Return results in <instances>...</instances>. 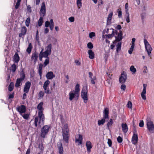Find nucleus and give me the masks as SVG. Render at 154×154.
<instances>
[{
    "label": "nucleus",
    "instance_id": "f257e3e1",
    "mask_svg": "<svg viewBox=\"0 0 154 154\" xmlns=\"http://www.w3.org/2000/svg\"><path fill=\"white\" fill-rule=\"evenodd\" d=\"M43 103H40L38 105L37 109H38V114L39 120L38 121V117H35V125L36 127L38 125L40 127L44 124V122L45 119L44 115L43 113L44 108L43 107Z\"/></svg>",
    "mask_w": 154,
    "mask_h": 154
},
{
    "label": "nucleus",
    "instance_id": "f03ea898",
    "mask_svg": "<svg viewBox=\"0 0 154 154\" xmlns=\"http://www.w3.org/2000/svg\"><path fill=\"white\" fill-rule=\"evenodd\" d=\"M73 91H74L73 92L71 91L69 93V99L70 101H72L74 99L76 101L78 99L80 94L79 84H77L76 85L75 88L74 92H73Z\"/></svg>",
    "mask_w": 154,
    "mask_h": 154
},
{
    "label": "nucleus",
    "instance_id": "7ed1b4c3",
    "mask_svg": "<svg viewBox=\"0 0 154 154\" xmlns=\"http://www.w3.org/2000/svg\"><path fill=\"white\" fill-rule=\"evenodd\" d=\"M144 43L145 45L146 50L147 52L148 55L150 57V54L151 53V52L152 50V48L147 40L145 38L144 39Z\"/></svg>",
    "mask_w": 154,
    "mask_h": 154
},
{
    "label": "nucleus",
    "instance_id": "20e7f679",
    "mask_svg": "<svg viewBox=\"0 0 154 154\" xmlns=\"http://www.w3.org/2000/svg\"><path fill=\"white\" fill-rule=\"evenodd\" d=\"M41 7L39 11V14L41 17H43L46 14V6L44 2H43L41 4Z\"/></svg>",
    "mask_w": 154,
    "mask_h": 154
},
{
    "label": "nucleus",
    "instance_id": "39448f33",
    "mask_svg": "<svg viewBox=\"0 0 154 154\" xmlns=\"http://www.w3.org/2000/svg\"><path fill=\"white\" fill-rule=\"evenodd\" d=\"M50 126L49 125H46L42 129L41 136L43 138L45 137V135L48 132Z\"/></svg>",
    "mask_w": 154,
    "mask_h": 154
},
{
    "label": "nucleus",
    "instance_id": "423d86ee",
    "mask_svg": "<svg viewBox=\"0 0 154 154\" xmlns=\"http://www.w3.org/2000/svg\"><path fill=\"white\" fill-rule=\"evenodd\" d=\"M50 83V81L48 80H47L45 81L44 84L43 88L45 90V92L47 94H49L51 92L49 89Z\"/></svg>",
    "mask_w": 154,
    "mask_h": 154
},
{
    "label": "nucleus",
    "instance_id": "0eeeda50",
    "mask_svg": "<svg viewBox=\"0 0 154 154\" xmlns=\"http://www.w3.org/2000/svg\"><path fill=\"white\" fill-rule=\"evenodd\" d=\"M146 125L147 128L151 133H154V125L152 122L147 121Z\"/></svg>",
    "mask_w": 154,
    "mask_h": 154
},
{
    "label": "nucleus",
    "instance_id": "6e6552de",
    "mask_svg": "<svg viewBox=\"0 0 154 154\" xmlns=\"http://www.w3.org/2000/svg\"><path fill=\"white\" fill-rule=\"evenodd\" d=\"M127 78V74L126 73L123 71L119 78V82L121 84L125 83Z\"/></svg>",
    "mask_w": 154,
    "mask_h": 154
},
{
    "label": "nucleus",
    "instance_id": "1a4fd4ad",
    "mask_svg": "<svg viewBox=\"0 0 154 154\" xmlns=\"http://www.w3.org/2000/svg\"><path fill=\"white\" fill-rule=\"evenodd\" d=\"M45 27L48 28L49 26L50 29L52 31L53 29L54 26V23L52 19H51L50 22L48 21H46L45 22Z\"/></svg>",
    "mask_w": 154,
    "mask_h": 154
},
{
    "label": "nucleus",
    "instance_id": "9d476101",
    "mask_svg": "<svg viewBox=\"0 0 154 154\" xmlns=\"http://www.w3.org/2000/svg\"><path fill=\"white\" fill-rule=\"evenodd\" d=\"M115 34L117 35V36H115L116 40L117 42H119L122 40L123 38L122 37V31L120 30L119 32H117V31L116 30L115 31Z\"/></svg>",
    "mask_w": 154,
    "mask_h": 154
},
{
    "label": "nucleus",
    "instance_id": "9b49d317",
    "mask_svg": "<svg viewBox=\"0 0 154 154\" xmlns=\"http://www.w3.org/2000/svg\"><path fill=\"white\" fill-rule=\"evenodd\" d=\"M43 51V49L42 50V51L40 52L39 55V60H40L42 61V58L43 57H47L49 54H50L48 53V52L45 51V52L43 53L42 51Z\"/></svg>",
    "mask_w": 154,
    "mask_h": 154
},
{
    "label": "nucleus",
    "instance_id": "f8f14e48",
    "mask_svg": "<svg viewBox=\"0 0 154 154\" xmlns=\"http://www.w3.org/2000/svg\"><path fill=\"white\" fill-rule=\"evenodd\" d=\"M109 109L108 108H105L103 111V118L105 119H109Z\"/></svg>",
    "mask_w": 154,
    "mask_h": 154
},
{
    "label": "nucleus",
    "instance_id": "ddd939ff",
    "mask_svg": "<svg viewBox=\"0 0 154 154\" xmlns=\"http://www.w3.org/2000/svg\"><path fill=\"white\" fill-rule=\"evenodd\" d=\"M138 137L137 134H133L131 139V142L133 144L135 145L138 142Z\"/></svg>",
    "mask_w": 154,
    "mask_h": 154
},
{
    "label": "nucleus",
    "instance_id": "4468645a",
    "mask_svg": "<svg viewBox=\"0 0 154 154\" xmlns=\"http://www.w3.org/2000/svg\"><path fill=\"white\" fill-rule=\"evenodd\" d=\"M147 85L144 84H143V89L141 94V96L142 98L144 100H145L146 99V96L145 95L146 93V88Z\"/></svg>",
    "mask_w": 154,
    "mask_h": 154
},
{
    "label": "nucleus",
    "instance_id": "2eb2a0df",
    "mask_svg": "<svg viewBox=\"0 0 154 154\" xmlns=\"http://www.w3.org/2000/svg\"><path fill=\"white\" fill-rule=\"evenodd\" d=\"M17 110L22 115L26 111V107L23 105L19 106L17 108Z\"/></svg>",
    "mask_w": 154,
    "mask_h": 154
},
{
    "label": "nucleus",
    "instance_id": "dca6fc26",
    "mask_svg": "<svg viewBox=\"0 0 154 154\" xmlns=\"http://www.w3.org/2000/svg\"><path fill=\"white\" fill-rule=\"evenodd\" d=\"M86 146L88 152H91V149L93 147V146L91 142L89 141H87L86 142Z\"/></svg>",
    "mask_w": 154,
    "mask_h": 154
},
{
    "label": "nucleus",
    "instance_id": "f3484780",
    "mask_svg": "<svg viewBox=\"0 0 154 154\" xmlns=\"http://www.w3.org/2000/svg\"><path fill=\"white\" fill-rule=\"evenodd\" d=\"M47 78L49 79H52L55 76L53 72L51 71L48 72L46 75Z\"/></svg>",
    "mask_w": 154,
    "mask_h": 154
},
{
    "label": "nucleus",
    "instance_id": "a211bd4d",
    "mask_svg": "<svg viewBox=\"0 0 154 154\" xmlns=\"http://www.w3.org/2000/svg\"><path fill=\"white\" fill-rule=\"evenodd\" d=\"M31 83L29 82H27L25 84L24 88V92L25 93H27L29 89Z\"/></svg>",
    "mask_w": 154,
    "mask_h": 154
},
{
    "label": "nucleus",
    "instance_id": "6ab92c4d",
    "mask_svg": "<svg viewBox=\"0 0 154 154\" xmlns=\"http://www.w3.org/2000/svg\"><path fill=\"white\" fill-rule=\"evenodd\" d=\"M79 138L78 139L75 138V142L76 143L78 142L79 143L78 145H81L82 143V136L80 134H78Z\"/></svg>",
    "mask_w": 154,
    "mask_h": 154
},
{
    "label": "nucleus",
    "instance_id": "aec40b11",
    "mask_svg": "<svg viewBox=\"0 0 154 154\" xmlns=\"http://www.w3.org/2000/svg\"><path fill=\"white\" fill-rule=\"evenodd\" d=\"M89 75V77L91 79V83L93 84H95L94 80H95L96 79V76H94L92 77L93 74L91 72H89L88 73Z\"/></svg>",
    "mask_w": 154,
    "mask_h": 154
},
{
    "label": "nucleus",
    "instance_id": "412c9836",
    "mask_svg": "<svg viewBox=\"0 0 154 154\" xmlns=\"http://www.w3.org/2000/svg\"><path fill=\"white\" fill-rule=\"evenodd\" d=\"M27 31L26 28L25 27H23L21 28V32L19 34V36L22 37L26 33Z\"/></svg>",
    "mask_w": 154,
    "mask_h": 154
},
{
    "label": "nucleus",
    "instance_id": "4be33fe9",
    "mask_svg": "<svg viewBox=\"0 0 154 154\" xmlns=\"http://www.w3.org/2000/svg\"><path fill=\"white\" fill-rule=\"evenodd\" d=\"M87 93L82 92L81 93L82 97L83 99L84 102L85 103L87 102L88 100Z\"/></svg>",
    "mask_w": 154,
    "mask_h": 154
},
{
    "label": "nucleus",
    "instance_id": "5701e85b",
    "mask_svg": "<svg viewBox=\"0 0 154 154\" xmlns=\"http://www.w3.org/2000/svg\"><path fill=\"white\" fill-rule=\"evenodd\" d=\"M88 54L89 55V57L91 59H94V53L91 49H89L88 51Z\"/></svg>",
    "mask_w": 154,
    "mask_h": 154
},
{
    "label": "nucleus",
    "instance_id": "b1692460",
    "mask_svg": "<svg viewBox=\"0 0 154 154\" xmlns=\"http://www.w3.org/2000/svg\"><path fill=\"white\" fill-rule=\"evenodd\" d=\"M122 131L125 133H126L128 131V126L126 123H122Z\"/></svg>",
    "mask_w": 154,
    "mask_h": 154
},
{
    "label": "nucleus",
    "instance_id": "393cba45",
    "mask_svg": "<svg viewBox=\"0 0 154 154\" xmlns=\"http://www.w3.org/2000/svg\"><path fill=\"white\" fill-rule=\"evenodd\" d=\"M66 130H63V140L65 141L66 142L67 141V134Z\"/></svg>",
    "mask_w": 154,
    "mask_h": 154
},
{
    "label": "nucleus",
    "instance_id": "a878e982",
    "mask_svg": "<svg viewBox=\"0 0 154 154\" xmlns=\"http://www.w3.org/2000/svg\"><path fill=\"white\" fill-rule=\"evenodd\" d=\"M38 54L36 52H35L33 54L32 57V60L34 62H36L38 57Z\"/></svg>",
    "mask_w": 154,
    "mask_h": 154
},
{
    "label": "nucleus",
    "instance_id": "bb28decb",
    "mask_svg": "<svg viewBox=\"0 0 154 154\" xmlns=\"http://www.w3.org/2000/svg\"><path fill=\"white\" fill-rule=\"evenodd\" d=\"M52 47V45L51 44H49L45 48V51L48 52L49 53L51 54V48Z\"/></svg>",
    "mask_w": 154,
    "mask_h": 154
},
{
    "label": "nucleus",
    "instance_id": "cd10ccee",
    "mask_svg": "<svg viewBox=\"0 0 154 154\" xmlns=\"http://www.w3.org/2000/svg\"><path fill=\"white\" fill-rule=\"evenodd\" d=\"M82 0H77L76 4L78 9H80L82 7Z\"/></svg>",
    "mask_w": 154,
    "mask_h": 154
},
{
    "label": "nucleus",
    "instance_id": "c85d7f7f",
    "mask_svg": "<svg viewBox=\"0 0 154 154\" xmlns=\"http://www.w3.org/2000/svg\"><path fill=\"white\" fill-rule=\"evenodd\" d=\"M113 122L112 119H110L109 121L107 123V129H109V126H111L113 124Z\"/></svg>",
    "mask_w": 154,
    "mask_h": 154
},
{
    "label": "nucleus",
    "instance_id": "c756f323",
    "mask_svg": "<svg viewBox=\"0 0 154 154\" xmlns=\"http://www.w3.org/2000/svg\"><path fill=\"white\" fill-rule=\"evenodd\" d=\"M43 23V17H40L38 20L37 25L39 26H40L42 25Z\"/></svg>",
    "mask_w": 154,
    "mask_h": 154
},
{
    "label": "nucleus",
    "instance_id": "7c9ffc66",
    "mask_svg": "<svg viewBox=\"0 0 154 154\" xmlns=\"http://www.w3.org/2000/svg\"><path fill=\"white\" fill-rule=\"evenodd\" d=\"M14 61L16 62H18L19 60V57L17 54L16 53L14 58Z\"/></svg>",
    "mask_w": 154,
    "mask_h": 154
},
{
    "label": "nucleus",
    "instance_id": "2f4dec72",
    "mask_svg": "<svg viewBox=\"0 0 154 154\" xmlns=\"http://www.w3.org/2000/svg\"><path fill=\"white\" fill-rule=\"evenodd\" d=\"M105 119L103 118V119H101V120H99L98 121V125H103L105 122V119Z\"/></svg>",
    "mask_w": 154,
    "mask_h": 154
},
{
    "label": "nucleus",
    "instance_id": "473e14b6",
    "mask_svg": "<svg viewBox=\"0 0 154 154\" xmlns=\"http://www.w3.org/2000/svg\"><path fill=\"white\" fill-rule=\"evenodd\" d=\"M130 69L131 71L133 72V74L135 73L136 72V69L134 66H131L130 68Z\"/></svg>",
    "mask_w": 154,
    "mask_h": 154
},
{
    "label": "nucleus",
    "instance_id": "72a5a7b5",
    "mask_svg": "<svg viewBox=\"0 0 154 154\" xmlns=\"http://www.w3.org/2000/svg\"><path fill=\"white\" fill-rule=\"evenodd\" d=\"M125 19L128 23H129L130 22L129 14V13H126L125 14Z\"/></svg>",
    "mask_w": 154,
    "mask_h": 154
},
{
    "label": "nucleus",
    "instance_id": "f704fd0d",
    "mask_svg": "<svg viewBox=\"0 0 154 154\" xmlns=\"http://www.w3.org/2000/svg\"><path fill=\"white\" fill-rule=\"evenodd\" d=\"M114 33H115V31L113 29L112 33L111 34H109L108 35H105L106 37H107L109 38H111L114 35Z\"/></svg>",
    "mask_w": 154,
    "mask_h": 154
},
{
    "label": "nucleus",
    "instance_id": "c9c22d12",
    "mask_svg": "<svg viewBox=\"0 0 154 154\" xmlns=\"http://www.w3.org/2000/svg\"><path fill=\"white\" fill-rule=\"evenodd\" d=\"M43 65L42 64H40L39 65V68H38V72L39 75L41 76V78L42 76V68Z\"/></svg>",
    "mask_w": 154,
    "mask_h": 154
},
{
    "label": "nucleus",
    "instance_id": "e433bc0d",
    "mask_svg": "<svg viewBox=\"0 0 154 154\" xmlns=\"http://www.w3.org/2000/svg\"><path fill=\"white\" fill-rule=\"evenodd\" d=\"M21 80L22 79H17L15 84V86L16 87H18L20 86V84Z\"/></svg>",
    "mask_w": 154,
    "mask_h": 154
},
{
    "label": "nucleus",
    "instance_id": "4c0bfd02",
    "mask_svg": "<svg viewBox=\"0 0 154 154\" xmlns=\"http://www.w3.org/2000/svg\"><path fill=\"white\" fill-rule=\"evenodd\" d=\"M121 42H119L118 43L117 45V49L116 51L117 52H118L119 50H120L121 48Z\"/></svg>",
    "mask_w": 154,
    "mask_h": 154
},
{
    "label": "nucleus",
    "instance_id": "58836bf2",
    "mask_svg": "<svg viewBox=\"0 0 154 154\" xmlns=\"http://www.w3.org/2000/svg\"><path fill=\"white\" fill-rule=\"evenodd\" d=\"M32 48V47L31 44V43H29L26 50V51L28 53H30L31 52Z\"/></svg>",
    "mask_w": 154,
    "mask_h": 154
},
{
    "label": "nucleus",
    "instance_id": "ea45409f",
    "mask_svg": "<svg viewBox=\"0 0 154 154\" xmlns=\"http://www.w3.org/2000/svg\"><path fill=\"white\" fill-rule=\"evenodd\" d=\"M14 87V84L13 82H11L9 85L8 87V90L10 91H11L13 89Z\"/></svg>",
    "mask_w": 154,
    "mask_h": 154
},
{
    "label": "nucleus",
    "instance_id": "a19ab883",
    "mask_svg": "<svg viewBox=\"0 0 154 154\" xmlns=\"http://www.w3.org/2000/svg\"><path fill=\"white\" fill-rule=\"evenodd\" d=\"M81 92L88 93V87L87 86L83 87Z\"/></svg>",
    "mask_w": 154,
    "mask_h": 154
},
{
    "label": "nucleus",
    "instance_id": "79ce46f5",
    "mask_svg": "<svg viewBox=\"0 0 154 154\" xmlns=\"http://www.w3.org/2000/svg\"><path fill=\"white\" fill-rule=\"evenodd\" d=\"M113 15L112 12H111L108 15V17L107 19V21H110L111 20L112 17Z\"/></svg>",
    "mask_w": 154,
    "mask_h": 154
},
{
    "label": "nucleus",
    "instance_id": "37998d69",
    "mask_svg": "<svg viewBox=\"0 0 154 154\" xmlns=\"http://www.w3.org/2000/svg\"><path fill=\"white\" fill-rule=\"evenodd\" d=\"M87 47L90 49H92L93 47V45L91 42H89L87 44Z\"/></svg>",
    "mask_w": 154,
    "mask_h": 154
},
{
    "label": "nucleus",
    "instance_id": "c03bdc74",
    "mask_svg": "<svg viewBox=\"0 0 154 154\" xmlns=\"http://www.w3.org/2000/svg\"><path fill=\"white\" fill-rule=\"evenodd\" d=\"M134 46V45H131V46L130 48V49L128 51V53L129 54H132V52L133 51Z\"/></svg>",
    "mask_w": 154,
    "mask_h": 154
},
{
    "label": "nucleus",
    "instance_id": "a18cd8bd",
    "mask_svg": "<svg viewBox=\"0 0 154 154\" xmlns=\"http://www.w3.org/2000/svg\"><path fill=\"white\" fill-rule=\"evenodd\" d=\"M21 1V0H17V2L16 3V5H15V8L16 9H17L20 4V2Z\"/></svg>",
    "mask_w": 154,
    "mask_h": 154
},
{
    "label": "nucleus",
    "instance_id": "49530a36",
    "mask_svg": "<svg viewBox=\"0 0 154 154\" xmlns=\"http://www.w3.org/2000/svg\"><path fill=\"white\" fill-rule=\"evenodd\" d=\"M30 22V19L29 18H27L26 21V25L27 26H29V23Z\"/></svg>",
    "mask_w": 154,
    "mask_h": 154
},
{
    "label": "nucleus",
    "instance_id": "de8ad7c7",
    "mask_svg": "<svg viewBox=\"0 0 154 154\" xmlns=\"http://www.w3.org/2000/svg\"><path fill=\"white\" fill-rule=\"evenodd\" d=\"M117 141L119 143H122L123 141V139H122V138L120 136H119L117 137Z\"/></svg>",
    "mask_w": 154,
    "mask_h": 154
},
{
    "label": "nucleus",
    "instance_id": "09e8293b",
    "mask_svg": "<svg viewBox=\"0 0 154 154\" xmlns=\"http://www.w3.org/2000/svg\"><path fill=\"white\" fill-rule=\"evenodd\" d=\"M95 35V34L94 32H92L89 33V37L90 38H91L93 37Z\"/></svg>",
    "mask_w": 154,
    "mask_h": 154
},
{
    "label": "nucleus",
    "instance_id": "8fccbe9b",
    "mask_svg": "<svg viewBox=\"0 0 154 154\" xmlns=\"http://www.w3.org/2000/svg\"><path fill=\"white\" fill-rule=\"evenodd\" d=\"M125 13H129L128 12V3H126L125 5Z\"/></svg>",
    "mask_w": 154,
    "mask_h": 154
},
{
    "label": "nucleus",
    "instance_id": "3c124183",
    "mask_svg": "<svg viewBox=\"0 0 154 154\" xmlns=\"http://www.w3.org/2000/svg\"><path fill=\"white\" fill-rule=\"evenodd\" d=\"M16 66L14 64H13L11 66V69L13 72H14L16 70Z\"/></svg>",
    "mask_w": 154,
    "mask_h": 154
},
{
    "label": "nucleus",
    "instance_id": "603ef678",
    "mask_svg": "<svg viewBox=\"0 0 154 154\" xmlns=\"http://www.w3.org/2000/svg\"><path fill=\"white\" fill-rule=\"evenodd\" d=\"M107 143L109 147H111L112 145V141L110 139H108Z\"/></svg>",
    "mask_w": 154,
    "mask_h": 154
},
{
    "label": "nucleus",
    "instance_id": "864d4df0",
    "mask_svg": "<svg viewBox=\"0 0 154 154\" xmlns=\"http://www.w3.org/2000/svg\"><path fill=\"white\" fill-rule=\"evenodd\" d=\"M127 107L129 108H131L132 106V103L130 101H129L128 102L127 104Z\"/></svg>",
    "mask_w": 154,
    "mask_h": 154
},
{
    "label": "nucleus",
    "instance_id": "5fc2aeb1",
    "mask_svg": "<svg viewBox=\"0 0 154 154\" xmlns=\"http://www.w3.org/2000/svg\"><path fill=\"white\" fill-rule=\"evenodd\" d=\"M49 63V60L48 59V58H47L45 62H44V66H46Z\"/></svg>",
    "mask_w": 154,
    "mask_h": 154
},
{
    "label": "nucleus",
    "instance_id": "6e6d98bb",
    "mask_svg": "<svg viewBox=\"0 0 154 154\" xmlns=\"http://www.w3.org/2000/svg\"><path fill=\"white\" fill-rule=\"evenodd\" d=\"M23 118L25 119H27L28 118L29 115L28 114H25L24 115H21Z\"/></svg>",
    "mask_w": 154,
    "mask_h": 154
},
{
    "label": "nucleus",
    "instance_id": "4d7b16f0",
    "mask_svg": "<svg viewBox=\"0 0 154 154\" xmlns=\"http://www.w3.org/2000/svg\"><path fill=\"white\" fill-rule=\"evenodd\" d=\"M146 16V13H142L141 14V17L142 20L143 21L144 19L145 18V17Z\"/></svg>",
    "mask_w": 154,
    "mask_h": 154
},
{
    "label": "nucleus",
    "instance_id": "13d9d810",
    "mask_svg": "<svg viewBox=\"0 0 154 154\" xmlns=\"http://www.w3.org/2000/svg\"><path fill=\"white\" fill-rule=\"evenodd\" d=\"M117 12L118 13V17H119L120 18L122 17V12L121 11L119 10V9H118Z\"/></svg>",
    "mask_w": 154,
    "mask_h": 154
},
{
    "label": "nucleus",
    "instance_id": "bf43d9fd",
    "mask_svg": "<svg viewBox=\"0 0 154 154\" xmlns=\"http://www.w3.org/2000/svg\"><path fill=\"white\" fill-rule=\"evenodd\" d=\"M121 88L123 91H125L126 88V86L125 85L122 84L121 86Z\"/></svg>",
    "mask_w": 154,
    "mask_h": 154
},
{
    "label": "nucleus",
    "instance_id": "052dcab7",
    "mask_svg": "<svg viewBox=\"0 0 154 154\" xmlns=\"http://www.w3.org/2000/svg\"><path fill=\"white\" fill-rule=\"evenodd\" d=\"M59 149V154H63V148L62 146H60Z\"/></svg>",
    "mask_w": 154,
    "mask_h": 154
},
{
    "label": "nucleus",
    "instance_id": "680f3d73",
    "mask_svg": "<svg viewBox=\"0 0 154 154\" xmlns=\"http://www.w3.org/2000/svg\"><path fill=\"white\" fill-rule=\"evenodd\" d=\"M68 19L69 21H70L71 22H73L75 20L74 17H69Z\"/></svg>",
    "mask_w": 154,
    "mask_h": 154
},
{
    "label": "nucleus",
    "instance_id": "e2e57ef3",
    "mask_svg": "<svg viewBox=\"0 0 154 154\" xmlns=\"http://www.w3.org/2000/svg\"><path fill=\"white\" fill-rule=\"evenodd\" d=\"M144 70L143 71V72L144 73H146L147 72V68L146 66H144L143 67Z\"/></svg>",
    "mask_w": 154,
    "mask_h": 154
},
{
    "label": "nucleus",
    "instance_id": "0e129e2a",
    "mask_svg": "<svg viewBox=\"0 0 154 154\" xmlns=\"http://www.w3.org/2000/svg\"><path fill=\"white\" fill-rule=\"evenodd\" d=\"M144 125V122L143 121H141L140 122L139 124V126L140 127H142Z\"/></svg>",
    "mask_w": 154,
    "mask_h": 154
},
{
    "label": "nucleus",
    "instance_id": "69168bd1",
    "mask_svg": "<svg viewBox=\"0 0 154 154\" xmlns=\"http://www.w3.org/2000/svg\"><path fill=\"white\" fill-rule=\"evenodd\" d=\"M27 10L28 12H31V7L30 5H27Z\"/></svg>",
    "mask_w": 154,
    "mask_h": 154
},
{
    "label": "nucleus",
    "instance_id": "338daca9",
    "mask_svg": "<svg viewBox=\"0 0 154 154\" xmlns=\"http://www.w3.org/2000/svg\"><path fill=\"white\" fill-rule=\"evenodd\" d=\"M44 95V93L43 92L41 91L39 92V95L40 98L43 97Z\"/></svg>",
    "mask_w": 154,
    "mask_h": 154
},
{
    "label": "nucleus",
    "instance_id": "774afa93",
    "mask_svg": "<svg viewBox=\"0 0 154 154\" xmlns=\"http://www.w3.org/2000/svg\"><path fill=\"white\" fill-rule=\"evenodd\" d=\"M49 31V29L47 28L46 27V28L44 29V33L47 34L48 32Z\"/></svg>",
    "mask_w": 154,
    "mask_h": 154
}]
</instances>
